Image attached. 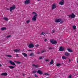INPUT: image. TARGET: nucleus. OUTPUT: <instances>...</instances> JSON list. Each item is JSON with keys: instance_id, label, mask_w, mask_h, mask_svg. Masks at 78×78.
I'll return each instance as SVG.
<instances>
[{"instance_id": "1", "label": "nucleus", "mask_w": 78, "mask_h": 78, "mask_svg": "<svg viewBox=\"0 0 78 78\" xmlns=\"http://www.w3.org/2000/svg\"><path fill=\"white\" fill-rule=\"evenodd\" d=\"M33 14H35V15L33 17L32 20L33 21H36L37 17V14L35 12H33L32 13Z\"/></svg>"}, {"instance_id": "2", "label": "nucleus", "mask_w": 78, "mask_h": 78, "mask_svg": "<svg viewBox=\"0 0 78 78\" xmlns=\"http://www.w3.org/2000/svg\"><path fill=\"white\" fill-rule=\"evenodd\" d=\"M50 42L52 44H57V41H56L55 40H51Z\"/></svg>"}, {"instance_id": "3", "label": "nucleus", "mask_w": 78, "mask_h": 78, "mask_svg": "<svg viewBox=\"0 0 78 78\" xmlns=\"http://www.w3.org/2000/svg\"><path fill=\"white\" fill-rule=\"evenodd\" d=\"M68 16L69 17H71L72 19H74V18L75 17V15L73 13H72L71 15H68Z\"/></svg>"}, {"instance_id": "4", "label": "nucleus", "mask_w": 78, "mask_h": 78, "mask_svg": "<svg viewBox=\"0 0 78 78\" xmlns=\"http://www.w3.org/2000/svg\"><path fill=\"white\" fill-rule=\"evenodd\" d=\"M16 8V6L15 5H13L10 8L9 10L10 12H12V10H14Z\"/></svg>"}, {"instance_id": "5", "label": "nucleus", "mask_w": 78, "mask_h": 78, "mask_svg": "<svg viewBox=\"0 0 78 78\" xmlns=\"http://www.w3.org/2000/svg\"><path fill=\"white\" fill-rule=\"evenodd\" d=\"M64 50V48L62 46H61L59 48V51H62Z\"/></svg>"}, {"instance_id": "6", "label": "nucleus", "mask_w": 78, "mask_h": 78, "mask_svg": "<svg viewBox=\"0 0 78 78\" xmlns=\"http://www.w3.org/2000/svg\"><path fill=\"white\" fill-rule=\"evenodd\" d=\"M30 3V0H26L24 2V3L25 4H26L27 5L29 4Z\"/></svg>"}, {"instance_id": "7", "label": "nucleus", "mask_w": 78, "mask_h": 78, "mask_svg": "<svg viewBox=\"0 0 78 78\" xmlns=\"http://www.w3.org/2000/svg\"><path fill=\"white\" fill-rule=\"evenodd\" d=\"M37 73H39V75L43 74V73L42 72V71L40 70H38V71L37 72Z\"/></svg>"}, {"instance_id": "8", "label": "nucleus", "mask_w": 78, "mask_h": 78, "mask_svg": "<svg viewBox=\"0 0 78 78\" xmlns=\"http://www.w3.org/2000/svg\"><path fill=\"white\" fill-rule=\"evenodd\" d=\"M29 48H33L34 46V44H30L29 46H28Z\"/></svg>"}, {"instance_id": "9", "label": "nucleus", "mask_w": 78, "mask_h": 78, "mask_svg": "<svg viewBox=\"0 0 78 78\" xmlns=\"http://www.w3.org/2000/svg\"><path fill=\"white\" fill-rule=\"evenodd\" d=\"M56 8V4H54L52 5V9H54Z\"/></svg>"}, {"instance_id": "10", "label": "nucleus", "mask_w": 78, "mask_h": 78, "mask_svg": "<svg viewBox=\"0 0 78 78\" xmlns=\"http://www.w3.org/2000/svg\"><path fill=\"white\" fill-rule=\"evenodd\" d=\"M64 3V0H62L59 3V5H63Z\"/></svg>"}, {"instance_id": "11", "label": "nucleus", "mask_w": 78, "mask_h": 78, "mask_svg": "<svg viewBox=\"0 0 78 78\" xmlns=\"http://www.w3.org/2000/svg\"><path fill=\"white\" fill-rule=\"evenodd\" d=\"M10 64H11V65H12L13 66H16V64L14 63V62H12V61L10 60L9 61Z\"/></svg>"}, {"instance_id": "12", "label": "nucleus", "mask_w": 78, "mask_h": 78, "mask_svg": "<svg viewBox=\"0 0 78 78\" xmlns=\"http://www.w3.org/2000/svg\"><path fill=\"white\" fill-rule=\"evenodd\" d=\"M61 21V19H56L55 20V22L56 23L58 22H60Z\"/></svg>"}, {"instance_id": "13", "label": "nucleus", "mask_w": 78, "mask_h": 78, "mask_svg": "<svg viewBox=\"0 0 78 78\" xmlns=\"http://www.w3.org/2000/svg\"><path fill=\"white\" fill-rule=\"evenodd\" d=\"M8 75V73H4L1 74V75H3V76H7Z\"/></svg>"}, {"instance_id": "14", "label": "nucleus", "mask_w": 78, "mask_h": 78, "mask_svg": "<svg viewBox=\"0 0 78 78\" xmlns=\"http://www.w3.org/2000/svg\"><path fill=\"white\" fill-rule=\"evenodd\" d=\"M14 51L15 52H19V51H21L20 49H16L14 50Z\"/></svg>"}, {"instance_id": "15", "label": "nucleus", "mask_w": 78, "mask_h": 78, "mask_svg": "<svg viewBox=\"0 0 78 78\" xmlns=\"http://www.w3.org/2000/svg\"><path fill=\"white\" fill-rule=\"evenodd\" d=\"M65 55L66 56H70V54L67 52L65 53Z\"/></svg>"}, {"instance_id": "16", "label": "nucleus", "mask_w": 78, "mask_h": 78, "mask_svg": "<svg viewBox=\"0 0 78 78\" xmlns=\"http://www.w3.org/2000/svg\"><path fill=\"white\" fill-rule=\"evenodd\" d=\"M3 20H5V21H8L9 20V19L8 18L4 17L3 18Z\"/></svg>"}, {"instance_id": "17", "label": "nucleus", "mask_w": 78, "mask_h": 78, "mask_svg": "<svg viewBox=\"0 0 78 78\" xmlns=\"http://www.w3.org/2000/svg\"><path fill=\"white\" fill-rule=\"evenodd\" d=\"M54 63V62H53V60L51 59V62H50V65H51V64H53Z\"/></svg>"}, {"instance_id": "18", "label": "nucleus", "mask_w": 78, "mask_h": 78, "mask_svg": "<svg viewBox=\"0 0 78 78\" xmlns=\"http://www.w3.org/2000/svg\"><path fill=\"white\" fill-rule=\"evenodd\" d=\"M67 50L68 51H69V52H73V51L72 50H71L70 48L67 49Z\"/></svg>"}, {"instance_id": "19", "label": "nucleus", "mask_w": 78, "mask_h": 78, "mask_svg": "<svg viewBox=\"0 0 78 78\" xmlns=\"http://www.w3.org/2000/svg\"><path fill=\"white\" fill-rule=\"evenodd\" d=\"M22 54L24 56V57H27V54L25 53H22Z\"/></svg>"}, {"instance_id": "20", "label": "nucleus", "mask_w": 78, "mask_h": 78, "mask_svg": "<svg viewBox=\"0 0 78 78\" xmlns=\"http://www.w3.org/2000/svg\"><path fill=\"white\" fill-rule=\"evenodd\" d=\"M32 66L33 67H36V68H37L38 67H38V65H35L34 64H33L32 65Z\"/></svg>"}, {"instance_id": "21", "label": "nucleus", "mask_w": 78, "mask_h": 78, "mask_svg": "<svg viewBox=\"0 0 78 78\" xmlns=\"http://www.w3.org/2000/svg\"><path fill=\"white\" fill-rule=\"evenodd\" d=\"M5 56L8 57L9 58H11V57H12V55H6Z\"/></svg>"}, {"instance_id": "22", "label": "nucleus", "mask_w": 78, "mask_h": 78, "mask_svg": "<svg viewBox=\"0 0 78 78\" xmlns=\"http://www.w3.org/2000/svg\"><path fill=\"white\" fill-rule=\"evenodd\" d=\"M1 30H6V27H2L1 29Z\"/></svg>"}, {"instance_id": "23", "label": "nucleus", "mask_w": 78, "mask_h": 78, "mask_svg": "<svg viewBox=\"0 0 78 78\" xmlns=\"http://www.w3.org/2000/svg\"><path fill=\"white\" fill-rule=\"evenodd\" d=\"M9 67L10 69H14V67L12 66H9Z\"/></svg>"}, {"instance_id": "24", "label": "nucleus", "mask_w": 78, "mask_h": 78, "mask_svg": "<svg viewBox=\"0 0 78 78\" xmlns=\"http://www.w3.org/2000/svg\"><path fill=\"white\" fill-rule=\"evenodd\" d=\"M62 58L63 59H66L67 58H66V57L65 56H62Z\"/></svg>"}, {"instance_id": "25", "label": "nucleus", "mask_w": 78, "mask_h": 78, "mask_svg": "<svg viewBox=\"0 0 78 78\" xmlns=\"http://www.w3.org/2000/svg\"><path fill=\"white\" fill-rule=\"evenodd\" d=\"M33 55H34V53L33 52L31 53H30V56H33Z\"/></svg>"}, {"instance_id": "26", "label": "nucleus", "mask_w": 78, "mask_h": 78, "mask_svg": "<svg viewBox=\"0 0 78 78\" xmlns=\"http://www.w3.org/2000/svg\"><path fill=\"white\" fill-rule=\"evenodd\" d=\"M56 66H57V67H59V66H61V64L57 63L56 65Z\"/></svg>"}, {"instance_id": "27", "label": "nucleus", "mask_w": 78, "mask_h": 78, "mask_svg": "<svg viewBox=\"0 0 78 78\" xmlns=\"http://www.w3.org/2000/svg\"><path fill=\"white\" fill-rule=\"evenodd\" d=\"M44 75H49V74L48 73H44Z\"/></svg>"}, {"instance_id": "28", "label": "nucleus", "mask_w": 78, "mask_h": 78, "mask_svg": "<svg viewBox=\"0 0 78 78\" xmlns=\"http://www.w3.org/2000/svg\"><path fill=\"white\" fill-rule=\"evenodd\" d=\"M73 28L74 30H75V29H76V26L75 25L73 26Z\"/></svg>"}, {"instance_id": "29", "label": "nucleus", "mask_w": 78, "mask_h": 78, "mask_svg": "<svg viewBox=\"0 0 78 78\" xmlns=\"http://www.w3.org/2000/svg\"><path fill=\"white\" fill-rule=\"evenodd\" d=\"M41 53H44V52H45L46 51L44 50H43L41 51Z\"/></svg>"}, {"instance_id": "30", "label": "nucleus", "mask_w": 78, "mask_h": 78, "mask_svg": "<svg viewBox=\"0 0 78 78\" xmlns=\"http://www.w3.org/2000/svg\"><path fill=\"white\" fill-rule=\"evenodd\" d=\"M37 71H36L34 70L32 72L33 73H37Z\"/></svg>"}, {"instance_id": "31", "label": "nucleus", "mask_w": 78, "mask_h": 78, "mask_svg": "<svg viewBox=\"0 0 78 78\" xmlns=\"http://www.w3.org/2000/svg\"><path fill=\"white\" fill-rule=\"evenodd\" d=\"M43 58H44V57H43V58L42 57H39V59H42Z\"/></svg>"}, {"instance_id": "32", "label": "nucleus", "mask_w": 78, "mask_h": 78, "mask_svg": "<svg viewBox=\"0 0 78 78\" xmlns=\"http://www.w3.org/2000/svg\"><path fill=\"white\" fill-rule=\"evenodd\" d=\"M30 20H28L26 21L27 23H30Z\"/></svg>"}, {"instance_id": "33", "label": "nucleus", "mask_w": 78, "mask_h": 78, "mask_svg": "<svg viewBox=\"0 0 78 78\" xmlns=\"http://www.w3.org/2000/svg\"><path fill=\"white\" fill-rule=\"evenodd\" d=\"M39 46V45L38 44H37L36 45H35V47H38Z\"/></svg>"}, {"instance_id": "34", "label": "nucleus", "mask_w": 78, "mask_h": 78, "mask_svg": "<svg viewBox=\"0 0 78 78\" xmlns=\"http://www.w3.org/2000/svg\"><path fill=\"white\" fill-rule=\"evenodd\" d=\"M34 76H35V77H37H37H38V76H37V75L36 74H35Z\"/></svg>"}, {"instance_id": "35", "label": "nucleus", "mask_w": 78, "mask_h": 78, "mask_svg": "<svg viewBox=\"0 0 78 78\" xmlns=\"http://www.w3.org/2000/svg\"><path fill=\"white\" fill-rule=\"evenodd\" d=\"M48 48L49 50H52V49H53V48L52 47H49Z\"/></svg>"}, {"instance_id": "36", "label": "nucleus", "mask_w": 78, "mask_h": 78, "mask_svg": "<svg viewBox=\"0 0 78 78\" xmlns=\"http://www.w3.org/2000/svg\"><path fill=\"white\" fill-rule=\"evenodd\" d=\"M16 63L17 64H21V62H19V61H18V62H16Z\"/></svg>"}, {"instance_id": "37", "label": "nucleus", "mask_w": 78, "mask_h": 78, "mask_svg": "<svg viewBox=\"0 0 78 78\" xmlns=\"http://www.w3.org/2000/svg\"><path fill=\"white\" fill-rule=\"evenodd\" d=\"M52 33H55V30H52Z\"/></svg>"}, {"instance_id": "38", "label": "nucleus", "mask_w": 78, "mask_h": 78, "mask_svg": "<svg viewBox=\"0 0 78 78\" xmlns=\"http://www.w3.org/2000/svg\"><path fill=\"white\" fill-rule=\"evenodd\" d=\"M45 33H44V32H42L41 34V35H44V34H45Z\"/></svg>"}, {"instance_id": "39", "label": "nucleus", "mask_w": 78, "mask_h": 78, "mask_svg": "<svg viewBox=\"0 0 78 78\" xmlns=\"http://www.w3.org/2000/svg\"><path fill=\"white\" fill-rule=\"evenodd\" d=\"M68 78H72V76H71V75H69L68 77Z\"/></svg>"}, {"instance_id": "40", "label": "nucleus", "mask_w": 78, "mask_h": 78, "mask_svg": "<svg viewBox=\"0 0 78 78\" xmlns=\"http://www.w3.org/2000/svg\"><path fill=\"white\" fill-rule=\"evenodd\" d=\"M63 22L64 21L61 20V21H60V23H63Z\"/></svg>"}, {"instance_id": "41", "label": "nucleus", "mask_w": 78, "mask_h": 78, "mask_svg": "<svg viewBox=\"0 0 78 78\" xmlns=\"http://www.w3.org/2000/svg\"><path fill=\"white\" fill-rule=\"evenodd\" d=\"M11 37V35H9V36H7V37Z\"/></svg>"}, {"instance_id": "42", "label": "nucleus", "mask_w": 78, "mask_h": 78, "mask_svg": "<svg viewBox=\"0 0 78 78\" xmlns=\"http://www.w3.org/2000/svg\"><path fill=\"white\" fill-rule=\"evenodd\" d=\"M16 55L17 57H19V55H18V54H16Z\"/></svg>"}, {"instance_id": "43", "label": "nucleus", "mask_w": 78, "mask_h": 78, "mask_svg": "<svg viewBox=\"0 0 78 78\" xmlns=\"http://www.w3.org/2000/svg\"><path fill=\"white\" fill-rule=\"evenodd\" d=\"M45 61L46 62H47V61H48V60H45Z\"/></svg>"}, {"instance_id": "44", "label": "nucleus", "mask_w": 78, "mask_h": 78, "mask_svg": "<svg viewBox=\"0 0 78 78\" xmlns=\"http://www.w3.org/2000/svg\"><path fill=\"white\" fill-rule=\"evenodd\" d=\"M28 51H32V50H30Z\"/></svg>"}, {"instance_id": "45", "label": "nucleus", "mask_w": 78, "mask_h": 78, "mask_svg": "<svg viewBox=\"0 0 78 78\" xmlns=\"http://www.w3.org/2000/svg\"><path fill=\"white\" fill-rule=\"evenodd\" d=\"M40 53H41L40 52H37V54H40Z\"/></svg>"}, {"instance_id": "46", "label": "nucleus", "mask_w": 78, "mask_h": 78, "mask_svg": "<svg viewBox=\"0 0 78 78\" xmlns=\"http://www.w3.org/2000/svg\"><path fill=\"white\" fill-rule=\"evenodd\" d=\"M47 41V39H45V40H44L45 42H46Z\"/></svg>"}, {"instance_id": "47", "label": "nucleus", "mask_w": 78, "mask_h": 78, "mask_svg": "<svg viewBox=\"0 0 78 78\" xmlns=\"http://www.w3.org/2000/svg\"><path fill=\"white\" fill-rule=\"evenodd\" d=\"M23 76H25V74H23Z\"/></svg>"}, {"instance_id": "48", "label": "nucleus", "mask_w": 78, "mask_h": 78, "mask_svg": "<svg viewBox=\"0 0 78 78\" xmlns=\"http://www.w3.org/2000/svg\"><path fill=\"white\" fill-rule=\"evenodd\" d=\"M2 64H0V67H2Z\"/></svg>"}, {"instance_id": "49", "label": "nucleus", "mask_w": 78, "mask_h": 78, "mask_svg": "<svg viewBox=\"0 0 78 78\" xmlns=\"http://www.w3.org/2000/svg\"><path fill=\"white\" fill-rule=\"evenodd\" d=\"M69 62H70L71 61L70 60V59H69Z\"/></svg>"}, {"instance_id": "50", "label": "nucleus", "mask_w": 78, "mask_h": 78, "mask_svg": "<svg viewBox=\"0 0 78 78\" xmlns=\"http://www.w3.org/2000/svg\"><path fill=\"white\" fill-rule=\"evenodd\" d=\"M14 62H16V61H14Z\"/></svg>"}, {"instance_id": "51", "label": "nucleus", "mask_w": 78, "mask_h": 78, "mask_svg": "<svg viewBox=\"0 0 78 78\" xmlns=\"http://www.w3.org/2000/svg\"><path fill=\"white\" fill-rule=\"evenodd\" d=\"M41 0H37V1H40Z\"/></svg>"}, {"instance_id": "52", "label": "nucleus", "mask_w": 78, "mask_h": 78, "mask_svg": "<svg viewBox=\"0 0 78 78\" xmlns=\"http://www.w3.org/2000/svg\"><path fill=\"white\" fill-rule=\"evenodd\" d=\"M48 78V77H47V78Z\"/></svg>"}, {"instance_id": "53", "label": "nucleus", "mask_w": 78, "mask_h": 78, "mask_svg": "<svg viewBox=\"0 0 78 78\" xmlns=\"http://www.w3.org/2000/svg\"><path fill=\"white\" fill-rule=\"evenodd\" d=\"M77 6H78V4L77 5Z\"/></svg>"}]
</instances>
